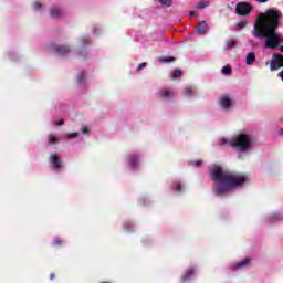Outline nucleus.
Listing matches in <instances>:
<instances>
[{
  "label": "nucleus",
  "instance_id": "dca6fc26",
  "mask_svg": "<svg viewBox=\"0 0 283 283\" xmlns=\"http://www.w3.org/2000/svg\"><path fill=\"white\" fill-rule=\"evenodd\" d=\"M49 12L51 19H63V9L59 7H52Z\"/></svg>",
  "mask_w": 283,
  "mask_h": 283
},
{
  "label": "nucleus",
  "instance_id": "7ed1b4c3",
  "mask_svg": "<svg viewBox=\"0 0 283 283\" xmlns=\"http://www.w3.org/2000/svg\"><path fill=\"white\" fill-rule=\"evenodd\" d=\"M219 145L220 147H231L235 151L238 158H244L253 151L255 137L244 130H241L231 138L221 137L219 139Z\"/></svg>",
  "mask_w": 283,
  "mask_h": 283
},
{
  "label": "nucleus",
  "instance_id": "1a4fd4ad",
  "mask_svg": "<svg viewBox=\"0 0 283 283\" xmlns=\"http://www.w3.org/2000/svg\"><path fill=\"white\" fill-rule=\"evenodd\" d=\"M196 271H198V268L196 265H190L186 268L180 276L179 283L193 282V277H196Z\"/></svg>",
  "mask_w": 283,
  "mask_h": 283
},
{
  "label": "nucleus",
  "instance_id": "473e14b6",
  "mask_svg": "<svg viewBox=\"0 0 283 283\" xmlns=\"http://www.w3.org/2000/svg\"><path fill=\"white\" fill-rule=\"evenodd\" d=\"M145 67H147V63L143 62V63L138 64V66L136 67V72H143V70H145Z\"/></svg>",
  "mask_w": 283,
  "mask_h": 283
},
{
  "label": "nucleus",
  "instance_id": "f03ea898",
  "mask_svg": "<svg viewBox=\"0 0 283 283\" xmlns=\"http://www.w3.org/2000/svg\"><path fill=\"white\" fill-rule=\"evenodd\" d=\"M210 176L213 180L212 192L214 196H229L231 191L242 189L249 182L247 175L227 170L221 166H213Z\"/></svg>",
  "mask_w": 283,
  "mask_h": 283
},
{
  "label": "nucleus",
  "instance_id": "4c0bfd02",
  "mask_svg": "<svg viewBox=\"0 0 283 283\" xmlns=\"http://www.w3.org/2000/svg\"><path fill=\"white\" fill-rule=\"evenodd\" d=\"M190 17H196V11H190Z\"/></svg>",
  "mask_w": 283,
  "mask_h": 283
},
{
  "label": "nucleus",
  "instance_id": "f704fd0d",
  "mask_svg": "<svg viewBox=\"0 0 283 283\" xmlns=\"http://www.w3.org/2000/svg\"><path fill=\"white\" fill-rule=\"evenodd\" d=\"M139 201L143 202V205H147V202H149V197H143Z\"/></svg>",
  "mask_w": 283,
  "mask_h": 283
},
{
  "label": "nucleus",
  "instance_id": "4be33fe9",
  "mask_svg": "<svg viewBox=\"0 0 283 283\" xmlns=\"http://www.w3.org/2000/svg\"><path fill=\"white\" fill-rule=\"evenodd\" d=\"M7 59H9V61H17V59H19V55L14 51H9L7 53Z\"/></svg>",
  "mask_w": 283,
  "mask_h": 283
},
{
  "label": "nucleus",
  "instance_id": "c756f323",
  "mask_svg": "<svg viewBox=\"0 0 283 283\" xmlns=\"http://www.w3.org/2000/svg\"><path fill=\"white\" fill-rule=\"evenodd\" d=\"M221 74H223L224 76H229V74H231V66H223L221 70Z\"/></svg>",
  "mask_w": 283,
  "mask_h": 283
},
{
  "label": "nucleus",
  "instance_id": "58836bf2",
  "mask_svg": "<svg viewBox=\"0 0 283 283\" xmlns=\"http://www.w3.org/2000/svg\"><path fill=\"white\" fill-rule=\"evenodd\" d=\"M282 134H283V128H281V129L279 130V135L282 136Z\"/></svg>",
  "mask_w": 283,
  "mask_h": 283
},
{
  "label": "nucleus",
  "instance_id": "cd10ccee",
  "mask_svg": "<svg viewBox=\"0 0 283 283\" xmlns=\"http://www.w3.org/2000/svg\"><path fill=\"white\" fill-rule=\"evenodd\" d=\"M159 3L165 8H171V6H174V0H159Z\"/></svg>",
  "mask_w": 283,
  "mask_h": 283
},
{
  "label": "nucleus",
  "instance_id": "39448f33",
  "mask_svg": "<svg viewBox=\"0 0 283 283\" xmlns=\"http://www.w3.org/2000/svg\"><path fill=\"white\" fill-rule=\"evenodd\" d=\"M124 165L128 171H136V169L142 165L140 153H127L124 157Z\"/></svg>",
  "mask_w": 283,
  "mask_h": 283
},
{
  "label": "nucleus",
  "instance_id": "2eb2a0df",
  "mask_svg": "<svg viewBox=\"0 0 283 283\" xmlns=\"http://www.w3.org/2000/svg\"><path fill=\"white\" fill-rule=\"evenodd\" d=\"M171 188L176 193H185V191H187V185L180 180L174 181Z\"/></svg>",
  "mask_w": 283,
  "mask_h": 283
},
{
  "label": "nucleus",
  "instance_id": "7c9ffc66",
  "mask_svg": "<svg viewBox=\"0 0 283 283\" xmlns=\"http://www.w3.org/2000/svg\"><path fill=\"white\" fill-rule=\"evenodd\" d=\"M180 76H182V71L178 69L171 73V78H180Z\"/></svg>",
  "mask_w": 283,
  "mask_h": 283
},
{
  "label": "nucleus",
  "instance_id": "72a5a7b5",
  "mask_svg": "<svg viewBox=\"0 0 283 283\" xmlns=\"http://www.w3.org/2000/svg\"><path fill=\"white\" fill-rule=\"evenodd\" d=\"M61 244H63V241H61V238L56 237V238L53 240V245H54V247H61Z\"/></svg>",
  "mask_w": 283,
  "mask_h": 283
},
{
  "label": "nucleus",
  "instance_id": "6e6552de",
  "mask_svg": "<svg viewBox=\"0 0 283 283\" xmlns=\"http://www.w3.org/2000/svg\"><path fill=\"white\" fill-rule=\"evenodd\" d=\"M49 165L51 169H53V171H61L65 167V165L63 164V159L61 158V155L56 153H52L49 156Z\"/></svg>",
  "mask_w": 283,
  "mask_h": 283
},
{
  "label": "nucleus",
  "instance_id": "c85d7f7f",
  "mask_svg": "<svg viewBox=\"0 0 283 283\" xmlns=\"http://www.w3.org/2000/svg\"><path fill=\"white\" fill-rule=\"evenodd\" d=\"M205 8H209V1H201V2L197 3L198 10H205Z\"/></svg>",
  "mask_w": 283,
  "mask_h": 283
},
{
  "label": "nucleus",
  "instance_id": "9b49d317",
  "mask_svg": "<svg viewBox=\"0 0 283 283\" xmlns=\"http://www.w3.org/2000/svg\"><path fill=\"white\" fill-rule=\"evenodd\" d=\"M251 10H253V6H251L249 2H239L235 7V12L240 17H247L251 14Z\"/></svg>",
  "mask_w": 283,
  "mask_h": 283
},
{
  "label": "nucleus",
  "instance_id": "2f4dec72",
  "mask_svg": "<svg viewBox=\"0 0 283 283\" xmlns=\"http://www.w3.org/2000/svg\"><path fill=\"white\" fill-rule=\"evenodd\" d=\"M244 28H247V21H241L235 24V30H244Z\"/></svg>",
  "mask_w": 283,
  "mask_h": 283
},
{
  "label": "nucleus",
  "instance_id": "aec40b11",
  "mask_svg": "<svg viewBox=\"0 0 283 283\" xmlns=\"http://www.w3.org/2000/svg\"><path fill=\"white\" fill-rule=\"evenodd\" d=\"M123 228L126 233H132L134 231V223L132 221H125Z\"/></svg>",
  "mask_w": 283,
  "mask_h": 283
},
{
  "label": "nucleus",
  "instance_id": "20e7f679",
  "mask_svg": "<svg viewBox=\"0 0 283 283\" xmlns=\"http://www.w3.org/2000/svg\"><path fill=\"white\" fill-rule=\"evenodd\" d=\"M87 45H90V35H82L77 38V48L72 49L67 44H49V52L57 54V56H76L77 59H85L87 56Z\"/></svg>",
  "mask_w": 283,
  "mask_h": 283
},
{
  "label": "nucleus",
  "instance_id": "4468645a",
  "mask_svg": "<svg viewBox=\"0 0 283 283\" xmlns=\"http://www.w3.org/2000/svg\"><path fill=\"white\" fill-rule=\"evenodd\" d=\"M196 32L201 36L209 34V24L207 23V21H205V20L200 21L197 24Z\"/></svg>",
  "mask_w": 283,
  "mask_h": 283
},
{
  "label": "nucleus",
  "instance_id": "c9c22d12",
  "mask_svg": "<svg viewBox=\"0 0 283 283\" xmlns=\"http://www.w3.org/2000/svg\"><path fill=\"white\" fill-rule=\"evenodd\" d=\"M56 127H61L62 125H65V120L60 119L55 122Z\"/></svg>",
  "mask_w": 283,
  "mask_h": 283
},
{
  "label": "nucleus",
  "instance_id": "f8f14e48",
  "mask_svg": "<svg viewBox=\"0 0 283 283\" xmlns=\"http://www.w3.org/2000/svg\"><path fill=\"white\" fill-rule=\"evenodd\" d=\"M158 96L159 98H163L164 101H167L168 103H171V101H174V98H176V92H174V90L171 88H160L158 91Z\"/></svg>",
  "mask_w": 283,
  "mask_h": 283
},
{
  "label": "nucleus",
  "instance_id": "a211bd4d",
  "mask_svg": "<svg viewBox=\"0 0 283 283\" xmlns=\"http://www.w3.org/2000/svg\"><path fill=\"white\" fill-rule=\"evenodd\" d=\"M31 8L34 12H41L43 10V2L41 0H33Z\"/></svg>",
  "mask_w": 283,
  "mask_h": 283
},
{
  "label": "nucleus",
  "instance_id": "393cba45",
  "mask_svg": "<svg viewBox=\"0 0 283 283\" xmlns=\"http://www.w3.org/2000/svg\"><path fill=\"white\" fill-rule=\"evenodd\" d=\"M184 96H188V97L193 96V87H191V86L185 87L184 88Z\"/></svg>",
  "mask_w": 283,
  "mask_h": 283
},
{
  "label": "nucleus",
  "instance_id": "a878e982",
  "mask_svg": "<svg viewBox=\"0 0 283 283\" xmlns=\"http://www.w3.org/2000/svg\"><path fill=\"white\" fill-rule=\"evenodd\" d=\"M174 61H176V57H174V56H166V57L159 59L160 63H174Z\"/></svg>",
  "mask_w": 283,
  "mask_h": 283
},
{
  "label": "nucleus",
  "instance_id": "f257e3e1",
  "mask_svg": "<svg viewBox=\"0 0 283 283\" xmlns=\"http://www.w3.org/2000/svg\"><path fill=\"white\" fill-rule=\"evenodd\" d=\"M282 12L273 9H268L265 12L260 13L256 23L252 30L254 39H265L264 45L269 50H277L282 43V33L275 32L280 28V20Z\"/></svg>",
  "mask_w": 283,
  "mask_h": 283
},
{
  "label": "nucleus",
  "instance_id": "f3484780",
  "mask_svg": "<svg viewBox=\"0 0 283 283\" xmlns=\"http://www.w3.org/2000/svg\"><path fill=\"white\" fill-rule=\"evenodd\" d=\"M283 219L282 212L274 211L268 216L269 222H280Z\"/></svg>",
  "mask_w": 283,
  "mask_h": 283
},
{
  "label": "nucleus",
  "instance_id": "5701e85b",
  "mask_svg": "<svg viewBox=\"0 0 283 283\" xmlns=\"http://www.w3.org/2000/svg\"><path fill=\"white\" fill-rule=\"evenodd\" d=\"M93 34H95V36H101V34H103V27L101 25L93 27Z\"/></svg>",
  "mask_w": 283,
  "mask_h": 283
},
{
  "label": "nucleus",
  "instance_id": "6ab92c4d",
  "mask_svg": "<svg viewBox=\"0 0 283 283\" xmlns=\"http://www.w3.org/2000/svg\"><path fill=\"white\" fill-rule=\"evenodd\" d=\"M255 63V52H249L245 55V65H254Z\"/></svg>",
  "mask_w": 283,
  "mask_h": 283
},
{
  "label": "nucleus",
  "instance_id": "0eeeda50",
  "mask_svg": "<svg viewBox=\"0 0 283 283\" xmlns=\"http://www.w3.org/2000/svg\"><path fill=\"white\" fill-rule=\"evenodd\" d=\"M235 107V98L232 95H222L219 98V108L221 112H231Z\"/></svg>",
  "mask_w": 283,
  "mask_h": 283
},
{
  "label": "nucleus",
  "instance_id": "412c9836",
  "mask_svg": "<svg viewBox=\"0 0 283 283\" xmlns=\"http://www.w3.org/2000/svg\"><path fill=\"white\" fill-rule=\"evenodd\" d=\"M190 167H195L197 169H200L202 165H205V161L202 159H196L189 163Z\"/></svg>",
  "mask_w": 283,
  "mask_h": 283
},
{
  "label": "nucleus",
  "instance_id": "ddd939ff",
  "mask_svg": "<svg viewBox=\"0 0 283 283\" xmlns=\"http://www.w3.org/2000/svg\"><path fill=\"white\" fill-rule=\"evenodd\" d=\"M252 259L247 256L239 262H235L231 265L232 271H242L244 269H249L251 266Z\"/></svg>",
  "mask_w": 283,
  "mask_h": 283
},
{
  "label": "nucleus",
  "instance_id": "e433bc0d",
  "mask_svg": "<svg viewBox=\"0 0 283 283\" xmlns=\"http://www.w3.org/2000/svg\"><path fill=\"white\" fill-rule=\"evenodd\" d=\"M259 3H266L269 0H256Z\"/></svg>",
  "mask_w": 283,
  "mask_h": 283
},
{
  "label": "nucleus",
  "instance_id": "9d476101",
  "mask_svg": "<svg viewBox=\"0 0 283 283\" xmlns=\"http://www.w3.org/2000/svg\"><path fill=\"white\" fill-rule=\"evenodd\" d=\"M75 83L81 90L87 88L90 86V83L87 82V71H80L76 74Z\"/></svg>",
  "mask_w": 283,
  "mask_h": 283
},
{
  "label": "nucleus",
  "instance_id": "423d86ee",
  "mask_svg": "<svg viewBox=\"0 0 283 283\" xmlns=\"http://www.w3.org/2000/svg\"><path fill=\"white\" fill-rule=\"evenodd\" d=\"M85 136H86V138H90V136H92V132L90 130V127L82 126L80 128V132L65 134L64 140H76L77 139L78 143H83V140H85Z\"/></svg>",
  "mask_w": 283,
  "mask_h": 283
},
{
  "label": "nucleus",
  "instance_id": "bb28decb",
  "mask_svg": "<svg viewBox=\"0 0 283 283\" xmlns=\"http://www.w3.org/2000/svg\"><path fill=\"white\" fill-rule=\"evenodd\" d=\"M48 140L50 145H56L59 143V137L54 136V135H49L48 136Z\"/></svg>",
  "mask_w": 283,
  "mask_h": 283
},
{
  "label": "nucleus",
  "instance_id": "ea45409f",
  "mask_svg": "<svg viewBox=\"0 0 283 283\" xmlns=\"http://www.w3.org/2000/svg\"><path fill=\"white\" fill-rule=\"evenodd\" d=\"M51 280H54V274H51Z\"/></svg>",
  "mask_w": 283,
  "mask_h": 283
},
{
  "label": "nucleus",
  "instance_id": "a19ab883",
  "mask_svg": "<svg viewBox=\"0 0 283 283\" xmlns=\"http://www.w3.org/2000/svg\"><path fill=\"white\" fill-rule=\"evenodd\" d=\"M281 52H283V45L281 46Z\"/></svg>",
  "mask_w": 283,
  "mask_h": 283
},
{
  "label": "nucleus",
  "instance_id": "b1692460",
  "mask_svg": "<svg viewBox=\"0 0 283 283\" xmlns=\"http://www.w3.org/2000/svg\"><path fill=\"white\" fill-rule=\"evenodd\" d=\"M235 45H238V42L235 41V39H230V40H227L226 42V46L229 48L230 50L235 48Z\"/></svg>",
  "mask_w": 283,
  "mask_h": 283
}]
</instances>
